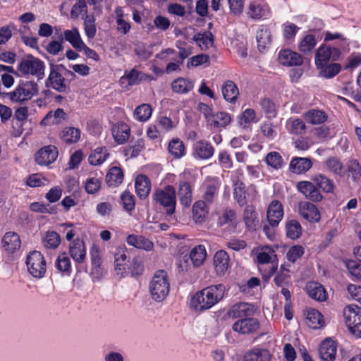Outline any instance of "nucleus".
<instances>
[{
	"instance_id": "nucleus-63",
	"label": "nucleus",
	"mask_w": 361,
	"mask_h": 361,
	"mask_svg": "<svg viewBox=\"0 0 361 361\" xmlns=\"http://www.w3.org/2000/svg\"><path fill=\"white\" fill-rule=\"evenodd\" d=\"M259 119L256 118V111L251 108L246 109L240 114L239 123L243 127H247L251 123H257Z\"/></svg>"
},
{
	"instance_id": "nucleus-30",
	"label": "nucleus",
	"mask_w": 361,
	"mask_h": 361,
	"mask_svg": "<svg viewBox=\"0 0 361 361\" xmlns=\"http://www.w3.org/2000/svg\"><path fill=\"white\" fill-rule=\"evenodd\" d=\"M304 314L306 324L310 328L317 329L323 326L324 324L323 315L317 310L307 308L305 310Z\"/></svg>"
},
{
	"instance_id": "nucleus-22",
	"label": "nucleus",
	"mask_w": 361,
	"mask_h": 361,
	"mask_svg": "<svg viewBox=\"0 0 361 361\" xmlns=\"http://www.w3.org/2000/svg\"><path fill=\"white\" fill-rule=\"evenodd\" d=\"M229 255L224 250L217 251L214 256V269L218 276H224L229 267Z\"/></svg>"
},
{
	"instance_id": "nucleus-42",
	"label": "nucleus",
	"mask_w": 361,
	"mask_h": 361,
	"mask_svg": "<svg viewBox=\"0 0 361 361\" xmlns=\"http://www.w3.org/2000/svg\"><path fill=\"white\" fill-rule=\"evenodd\" d=\"M306 121L312 125L324 123L328 118L327 114L322 110L310 109L304 116Z\"/></svg>"
},
{
	"instance_id": "nucleus-58",
	"label": "nucleus",
	"mask_w": 361,
	"mask_h": 361,
	"mask_svg": "<svg viewBox=\"0 0 361 361\" xmlns=\"http://www.w3.org/2000/svg\"><path fill=\"white\" fill-rule=\"evenodd\" d=\"M334 39H339V42L338 43L337 47H338L340 49H345V47H348L350 46V42L349 39H347L342 33H332L330 31L325 32L324 43Z\"/></svg>"
},
{
	"instance_id": "nucleus-57",
	"label": "nucleus",
	"mask_w": 361,
	"mask_h": 361,
	"mask_svg": "<svg viewBox=\"0 0 361 361\" xmlns=\"http://www.w3.org/2000/svg\"><path fill=\"white\" fill-rule=\"evenodd\" d=\"M61 243L59 234L55 231H47L42 238V243L46 248L55 249Z\"/></svg>"
},
{
	"instance_id": "nucleus-53",
	"label": "nucleus",
	"mask_w": 361,
	"mask_h": 361,
	"mask_svg": "<svg viewBox=\"0 0 361 361\" xmlns=\"http://www.w3.org/2000/svg\"><path fill=\"white\" fill-rule=\"evenodd\" d=\"M152 108L148 104H142L136 107L134 111V118L139 121H147L152 116Z\"/></svg>"
},
{
	"instance_id": "nucleus-31",
	"label": "nucleus",
	"mask_w": 361,
	"mask_h": 361,
	"mask_svg": "<svg viewBox=\"0 0 361 361\" xmlns=\"http://www.w3.org/2000/svg\"><path fill=\"white\" fill-rule=\"evenodd\" d=\"M21 241L18 233L15 232H7L2 238V245L4 250L13 253L20 247Z\"/></svg>"
},
{
	"instance_id": "nucleus-64",
	"label": "nucleus",
	"mask_w": 361,
	"mask_h": 361,
	"mask_svg": "<svg viewBox=\"0 0 361 361\" xmlns=\"http://www.w3.org/2000/svg\"><path fill=\"white\" fill-rule=\"evenodd\" d=\"M121 203L126 211L131 212L135 207V196L129 191L125 190L121 195Z\"/></svg>"
},
{
	"instance_id": "nucleus-23",
	"label": "nucleus",
	"mask_w": 361,
	"mask_h": 361,
	"mask_svg": "<svg viewBox=\"0 0 361 361\" xmlns=\"http://www.w3.org/2000/svg\"><path fill=\"white\" fill-rule=\"evenodd\" d=\"M112 135L115 142L118 145L126 143L130 135V128L124 122H118L112 128Z\"/></svg>"
},
{
	"instance_id": "nucleus-13",
	"label": "nucleus",
	"mask_w": 361,
	"mask_h": 361,
	"mask_svg": "<svg viewBox=\"0 0 361 361\" xmlns=\"http://www.w3.org/2000/svg\"><path fill=\"white\" fill-rule=\"evenodd\" d=\"M214 152L212 143L206 140H198L192 145V156L196 159H209L214 155Z\"/></svg>"
},
{
	"instance_id": "nucleus-41",
	"label": "nucleus",
	"mask_w": 361,
	"mask_h": 361,
	"mask_svg": "<svg viewBox=\"0 0 361 361\" xmlns=\"http://www.w3.org/2000/svg\"><path fill=\"white\" fill-rule=\"evenodd\" d=\"M81 131L75 127H66L61 133V139L66 144L76 143L80 138Z\"/></svg>"
},
{
	"instance_id": "nucleus-1",
	"label": "nucleus",
	"mask_w": 361,
	"mask_h": 361,
	"mask_svg": "<svg viewBox=\"0 0 361 361\" xmlns=\"http://www.w3.org/2000/svg\"><path fill=\"white\" fill-rule=\"evenodd\" d=\"M341 54V50L338 47H331L326 43L320 44L315 52L314 63L322 77L332 78L341 72L342 67L340 63H329V61H338Z\"/></svg>"
},
{
	"instance_id": "nucleus-48",
	"label": "nucleus",
	"mask_w": 361,
	"mask_h": 361,
	"mask_svg": "<svg viewBox=\"0 0 361 361\" xmlns=\"http://www.w3.org/2000/svg\"><path fill=\"white\" fill-rule=\"evenodd\" d=\"M207 256L204 246L199 245L190 252V259L195 267H200L205 260Z\"/></svg>"
},
{
	"instance_id": "nucleus-17",
	"label": "nucleus",
	"mask_w": 361,
	"mask_h": 361,
	"mask_svg": "<svg viewBox=\"0 0 361 361\" xmlns=\"http://www.w3.org/2000/svg\"><path fill=\"white\" fill-rule=\"evenodd\" d=\"M154 80H156L154 77L133 68L128 73L126 72L125 75L121 78L120 82L121 84L127 82L128 85L133 86L138 85L142 81Z\"/></svg>"
},
{
	"instance_id": "nucleus-33",
	"label": "nucleus",
	"mask_w": 361,
	"mask_h": 361,
	"mask_svg": "<svg viewBox=\"0 0 361 361\" xmlns=\"http://www.w3.org/2000/svg\"><path fill=\"white\" fill-rule=\"evenodd\" d=\"M311 180L316 185L319 190H322L325 193H333L334 190V184L332 180L326 176L317 173L311 177Z\"/></svg>"
},
{
	"instance_id": "nucleus-25",
	"label": "nucleus",
	"mask_w": 361,
	"mask_h": 361,
	"mask_svg": "<svg viewBox=\"0 0 361 361\" xmlns=\"http://www.w3.org/2000/svg\"><path fill=\"white\" fill-rule=\"evenodd\" d=\"M336 344L331 339H326L319 346V354L322 361H334L336 355Z\"/></svg>"
},
{
	"instance_id": "nucleus-12",
	"label": "nucleus",
	"mask_w": 361,
	"mask_h": 361,
	"mask_svg": "<svg viewBox=\"0 0 361 361\" xmlns=\"http://www.w3.org/2000/svg\"><path fill=\"white\" fill-rule=\"evenodd\" d=\"M260 327L258 319L248 317L243 319H238L232 326L234 331L243 335L254 334Z\"/></svg>"
},
{
	"instance_id": "nucleus-4",
	"label": "nucleus",
	"mask_w": 361,
	"mask_h": 361,
	"mask_svg": "<svg viewBox=\"0 0 361 361\" xmlns=\"http://www.w3.org/2000/svg\"><path fill=\"white\" fill-rule=\"evenodd\" d=\"M149 290L151 298L157 302H162L170 291V283L167 273L164 270H158L152 277Z\"/></svg>"
},
{
	"instance_id": "nucleus-2",
	"label": "nucleus",
	"mask_w": 361,
	"mask_h": 361,
	"mask_svg": "<svg viewBox=\"0 0 361 361\" xmlns=\"http://www.w3.org/2000/svg\"><path fill=\"white\" fill-rule=\"evenodd\" d=\"M224 293L225 286L222 284L209 286L192 297L190 306L200 312L208 310L224 298Z\"/></svg>"
},
{
	"instance_id": "nucleus-49",
	"label": "nucleus",
	"mask_w": 361,
	"mask_h": 361,
	"mask_svg": "<svg viewBox=\"0 0 361 361\" xmlns=\"http://www.w3.org/2000/svg\"><path fill=\"white\" fill-rule=\"evenodd\" d=\"M259 106L265 114L267 118H275L277 115L276 104L274 101L269 97H264L260 99Z\"/></svg>"
},
{
	"instance_id": "nucleus-8",
	"label": "nucleus",
	"mask_w": 361,
	"mask_h": 361,
	"mask_svg": "<svg viewBox=\"0 0 361 361\" xmlns=\"http://www.w3.org/2000/svg\"><path fill=\"white\" fill-rule=\"evenodd\" d=\"M345 323L352 335L361 338V307L349 305L343 310Z\"/></svg>"
},
{
	"instance_id": "nucleus-62",
	"label": "nucleus",
	"mask_w": 361,
	"mask_h": 361,
	"mask_svg": "<svg viewBox=\"0 0 361 361\" xmlns=\"http://www.w3.org/2000/svg\"><path fill=\"white\" fill-rule=\"evenodd\" d=\"M265 162L274 169H279L284 165L283 159L277 152H271L265 157Z\"/></svg>"
},
{
	"instance_id": "nucleus-37",
	"label": "nucleus",
	"mask_w": 361,
	"mask_h": 361,
	"mask_svg": "<svg viewBox=\"0 0 361 361\" xmlns=\"http://www.w3.org/2000/svg\"><path fill=\"white\" fill-rule=\"evenodd\" d=\"M247 14L255 20L267 18L270 14V10L267 4H256L252 2L249 5Z\"/></svg>"
},
{
	"instance_id": "nucleus-28",
	"label": "nucleus",
	"mask_w": 361,
	"mask_h": 361,
	"mask_svg": "<svg viewBox=\"0 0 361 361\" xmlns=\"http://www.w3.org/2000/svg\"><path fill=\"white\" fill-rule=\"evenodd\" d=\"M306 291L308 295L319 302L326 300L328 295L324 287L317 282H309L306 286Z\"/></svg>"
},
{
	"instance_id": "nucleus-32",
	"label": "nucleus",
	"mask_w": 361,
	"mask_h": 361,
	"mask_svg": "<svg viewBox=\"0 0 361 361\" xmlns=\"http://www.w3.org/2000/svg\"><path fill=\"white\" fill-rule=\"evenodd\" d=\"M221 92L224 99L235 103L239 96V90L235 83L230 80L225 81L221 86Z\"/></svg>"
},
{
	"instance_id": "nucleus-39",
	"label": "nucleus",
	"mask_w": 361,
	"mask_h": 361,
	"mask_svg": "<svg viewBox=\"0 0 361 361\" xmlns=\"http://www.w3.org/2000/svg\"><path fill=\"white\" fill-rule=\"evenodd\" d=\"M173 92L178 94H187L194 87V82L188 78H178L171 84Z\"/></svg>"
},
{
	"instance_id": "nucleus-27",
	"label": "nucleus",
	"mask_w": 361,
	"mask_h": 361,
	"mask_svg": "<svg viewBox=\"0 0 361 361\" xmlns=\"http://www.w3.org/2000/svg\"><path fill=\"white\" fill-rule=\"evenodd\" d=\"M135 188L137 195L144 200L148 197L151 190V183L149 178L144 174H140L136 177Z\"/></svg>"
},
{
	"instance_id": "nucleus-21",
	"label": "nucleus",
	"mask_w": 361,
	"mask_h": 361,
	"mask_svg": "<svg viewBox=\"0 0 361 361\" xmlns=\"http://www.w3.org/2000/svg\"><path fill=\"white\" fill-rule=\"evenodd\" d=\"M178 196L180 204L188 208L192 200V188L189 181L180 180L178 183Z\"/></svg>"
},
{
	"instance_id": "nucleus-3",
	"label": "nucleus",
	"mask_w": 361,
	"mask_h": 361,
	"mask_svg": "<svg viewBox=\"0 0 361 361\" xmlns=\"http://www.w3.org/2000/svg\"><path fill=\"white\" fill-rule=\"evenodd\" d=\"M16 75L25 77L30 76L37 78V81L42 80L45 75V63L39 58L32 54H27L19 61L16 68Z\"/></svg>"
},
{
	"instance_id": "nucleus-54",
	"label": "nucleus",
	"mask_w": 361,
	"mask_h": 361,
	"mask_svg": "<svg viewBox=\"0 0 361 361\" xmlns=\"http://www.w3.org/2000/svg\"><path fill=\"white\" fill-rule=\"evenodd\" d=\"M246 194L245 184L243 182H236L234 184L233 198L240 207L244 206L247 202Z\"/></svg>"
},
{
	"instance_id": "nucleus-50",
	"label": "nucleus",
	"mask_w": 361,
	"mask_h": 361,
	"mask_svg": "<svg viewBox=\"0 0 361 361\" xmlns=\"http://www.w3.org/2000/svg\"><path fill=\"white\" fill-rule=\"evenodd\" d=\"M288 132L294 135L305 133L306 125L300 118H290L286 124Z\"/></svg>"
},
{
	"instance_id": "nucleus-51",
	"label": "nucleus",
	"mask_w": 361,
	"mask_h": 361,
	"mask_svg": "<svg viewBox=\"0 0 361 361\" xmlns=\"http://www.w3.org/2000/svg\"><path fill=\"white\" fill-rule=\"evenodd\" d=\"M243 220L245 226L259 224V215L253 205H247L244 209Z\"/></svg>"
},
{
	"instance_id": "nucleus-18",
	"label": "nucleus",
	"mask_w": 361,
	"mask_h": 361,
	"mask_svg": "<svg viewBox=\"0 0 361 361\" xmlns=\"http://www.w3.org/2000/svg\"><path fill=\"white\" fill-rule=\"evenodd\" d=\"M283 216V208L282 204L279 200H272L267 212V218L269 226H278Z\"/></svg>"
},
{
	"instance_id": "nucleus-56",
	"label": "nucleus",
	"mask_w": 361,
	"mask_h": 361,
	"mask_svg": "<svg viewBox=\"0 0 361 361\" xmlns=\"http://www.w3.org/2000/svg\"><path fill=\"white\" fill-rule=\"evenodd\" d=\"M55 266L59 271L69 275L71 271V262L67 253L63 252L58 256Z\"/></svg>"
},
{
	"instance_id": "nucleus-9",
	"label": "nucleus",
	"mask_w": 361,
	"mask_h": 361,
	"mask_svg": "<svg viewBox=\"0 0 361 361\" xmlns=\"http://www.w3.org/2000/svg\"><path fill=\"white\" fill-rule=\"evenodd\" d=\"M28 272L36 279L42 278L47 271V264L44 256L39 251L30 252L26 259Z\"/></svg>"
},
{
	"instance_id": "nucleus-10",
	"label": "nucleus",
	"mask_w": 361,
	"mask_h": 361,
	"mask_svg": "<svg viewBox=\"0 0 361 361\" xmlns=\"http://www.w3.org/2000/svg\"><path fill=\"white\" fill-rule=\"evenodd\" d=\"M58 155L57 147L49 145L39 149L35 155V159L40 166H49L56 160Z\"/></svg>"
},
{
	"instance_id": "nucleus-29",
	"label": "nucleus",
	"mask_w": 361,
	"mask_h": 361,
	"mask_svg": "<svg viewBox=\"0 0 361 361\" xmlns=\"http://www.w3.org/2000/svg\"><path fill=\"white\" fill-rule=\"evenodd\" d=\"M312 166L310 158L293 157L289 165V169L294 173L301 174L309 171Z\"/></svg>"
},
{
	"instance_id": "nucleus-24",
	"label": "nucleus",
	"mask_w": 361,
	"mask_h": 361,
	"mask_svg": "<svg viewBox=\"0 0 361 361\" xmlns=\"http://www.w3.org/2000/svg\"><path fill=\"white\" fill-rule=\"evenodd\" d=\"M90 259L92 264V274L94 278L100 279L103 274L102 268V257L100 250L96 245H93L90 248Z\"/></svg>"
},
{
	"instance_id": "nucleus-45",
	"label": "nucleus",
	"mask_w": 361,
	"mask_h": 361,
	"mask_svg": "<svg viewBox=\"0 0 361 361\" xmlns=\"http://www.w3.org/2000/svg\"><path fill=\"white\" fill-rule=\"evenodd\" d=\"M109 154L106 147L96 148L89 156L88 160L91 165L98 166L104 163Z\"/></svg>"
},
{
	"instance_id": "nucleus-55",
	"label": "nucleus",
	"mask_w": 361,
	"mask_h": 361,
	"mask_svg": "<svg viewBox=\"0 0 361 361\" xmlns=\"http://www.w3.org/2000/svg\"><path fill=\"white\" fill-rule=\"evenodd\" d=\"M324 165L334 174L343 176V164L338 158L330 157L324 161Z\"/></svg>"
},
{
	"instance_id": "nucleus-15",
	"label": "nucleus",
	"mask_w": 361,
	"mask_h": 361,
	"mask_svg": "<svg viewBox=\"0 0 361 361\" xmlns=\"http://www.w3.org/2000/svg\"><path fill=\"white\" fill-rule=\"evenodd\" d=\"M279 63L283 66H299L303 63V57L291 49H282L279 53Z\"/></svg>"
},
{
	"instance_id": "nucleus-59",
	"label": "nucleus",
	"mask_w": 361,
	"mask_h": 361,
	"mask_svg": "<svg viewBox=\"0 0 361 361\" xmlns=\"http://www.w3.org/2000/svg\"><path fill=\"white\" fill-rule=\"evenodd\" d=\"M237 214L235 211L230 207L224 209L222 214L219 217V224L221 226L224 224H236Z\"/></svg>"
},
{
	"instance_id": "nucleus-43",
	"label": "nucleus",
	"mask_w": 361,
	"mask_h": 361,
	"mask_svg": "<svg viewBox=\"0 0 361 361\" xmlns=\"http://www.w3.org/2000/svg\"><path fill=\"white\" fill-rule=\"evenodd\" d=\"M127 243L138 249L151 250L153 248V243L142 235H129L127 237Z\"/></svg>"
},
{
	"instance_id": "nucleus-60",
	"label": "nucleus",
	"mask_w": 361,
	"mask_h": 361,
	"mask_svg": "<svg viewBox=\"0 0 361 361\" xmlns=\"http://www.w3.org/2000/svg\"><path fill=\"white\" fill-rule=\"evenodd\" d=\"M282 27L283 39L286 41L293 42L295 39L300 27L290 22L284 23Z\"/></svg>"
},
{
	"instance_id": "nucleus-6",
	"label": "nucleus",
	"mask_w": 361,
	"mask_h": 361,
	"mask_svg": "<svg viewBox=\"0 0 361 361\" xmlns=\"http://www.w3.org/2000/svg\"><path fill=\"white\" fill-rule=\"evenodd\" d=\"M38 92L37 82L26 79L20 80L16 89L6 95L12 102H23L31 99Z\"/></svg>"
},
{
	"instance_id": "nucleus-34",
	"label": "nucleus",
	"mask_w": 361,
	"mask_h": 361,
	"mask_svg": "<svg viewBox=\"0 0 361 361\" xmlns=\"http://www.w3.org/2000/svg\"><path fill=\"white\" fill-rule=\"evenodd\" d=\"M271 355L267 349L253 348L244 355L245 361H270Z\"/></svg>"
},
{
	"instance_id": "nucleus-11",
	"label": "nucleus",
	"mask_w": 361,
	"mask_h": 361,
	"mask_svg": "<svg viewBox=\"0 0 361 361\" xmlns=\"http://www.w3.org/2000/svg\"><path fill=\"white\" fill-rule=\"evenodd\" d=\"M297 190L312 202H321L324 197L319 188L311 180H301L297 183Z\"/></svg>"
},
{
	"instance_id": "nucleus-44",
	"label": "nucleus",
	"mask_w": 361,
	"mask_h": 361,
	"mask_svg": "<svg viewBox=\"0 0 361 361\" xmlns=\"http://www.w3.org/2000/svg\"><path fill=\"white\" fill-rule=\"evenodd\" d=\"M63 40L68 42L75 49L80 51L81 46L84 45L78 30L75 27L72 30H66L63 32Z\"/></svg>"
},
{
	"instance_id": "nucleus-61",
	"label": "nucleus",
	"mask_w": 361,
	"mask_h": 361,
	"mask_svg": "<svg viewBox=\"0 0 361 361\" xmlns=\"http://www.w3.org/2000/svg\"><path fill=\"white\" fill-rule=\"evenodd\" d=\"M257 258L258 263L260 264H269L274 262V259L276 258V255L271 247H265L257 254Z\"/></svg>"
},
{
	"instance_id": "nucleus-5",
	"label": "nucleus",
	"mask_w": 361,
	"mask_h": 361,
	"mask_svg": "<svg viewBox=\"0 0 361 361\" xmlns=\"http://www.w3.org/2000/svg\"><path fill=\"white\" fill-rule=\"evenodd\" d=\"M152 198L156 204L165 209L167 214L172 215L176 212V193L173 185H167L157 188L152 194Z\"/></svg>"
},
{
	"instance_id": "nucleus-40",
	"label": "nucleus",
	"mask_w": 361,
	"mask_h": 361,
	"mask_svg": "<svg viewBox=\"0 0 361 361\" xmlns=\"http://www.w3.org/2000/svg\"><path fill=\"white\" fill-rule=\"evenodd\" d=\"M126 248L123 247H117L114 252V266L117 275L123 276L125 272V265L127 258Z\"/></svg>"
},
{
	"instance_id": "nucleus-46",
	"label": "nucleus",
	"mask_w": 361,
	"mask_h": 361,
	"mask_svg": "<svg viewBox=\"0 0 361 361\" xmlns=\"http://www.w3.org/2000/svg\"><path fill=\"white\" fill-rule=\"evenodd\" d=\"M168 151L173 158L180 159L185 154V147L180 139L173 138L169 143Z\"/></svg>"
},
{
	"instance_id": "nucleus-26",
	"label": "nucleus",
	"mask_w": 361,
	"mask_h": 361,
	"mask_svg": "<svg viewBox=\"0 0 361 361\" xmlns=\"http://www.w3.org/2000/svg\"><path fill=\"white\" fill-rule=\"evenodd\" d=\"M209 207L203 200H197L194 202L192 207V218L196 224L203 223L208 214Z\"/></svg>"
},
{
	"instance_id": "nucleus-19",
	"label": "nucleus",
	"mask_w": 361,
	"mask_h": 361,
	"mask_svg": "<svg viewBox=\"0 0 361 361\" xmlns=\"http://www.w3.org/2000/svg\"><path fill=\"white\" fill-rule=\"evenodd\" d=\"M299 213L305 219L311 223L318 222L321 218L318 208L309 202H300Z\"/></svg>"
},
{
	"instance_id": "nucleus-20",
	"label": "nucleus",
	"mask_w": 361,
	"mask_h": 361,
	"mask_svg": "<svg viewBox=\"0 0 361 361\" xmlns=\"http://www.w3.org/2000/svg\"><path fill=\"white\" fill-rule=\"evenodd\" d=\"M69 254L76 263H83L86 258V248L84 242L79 238L73 240L69 245Z\"/></svg>"
},
{
	"instance_id": "nucleus-16",
	"label": "nucleus",
	"mask_w": 361,
	"mask_h": 361,
	"mask_svg": "<svg viewBox=\"0 0 361 361\" xmlns=\"http://www.w3.org/2000/svg\"><path fill=\"white\" fill-rule=\"evenodd\" d=\"M254 306L246 302L237 303L228 311V316L232 319H243L252 317L254 314Z\"/></svg>"
},
{
	"instance_id": "nucleus-47",
	"label": "nucleus",
	"mask_w": 361,
	"mask_h": 361,
	"mask_svg": "<svg viewBox=\"0 0 361 361\" xmlns=\"http://www.w3.org/2000/svg\"><path fill=\"white\" fill-rule=\"evenodd\" d=\"M231 118L228 113L219 111L212 116L209 125L214 128H226L230 124Z\"/></svg>"
},
{
	"instance_id": "nucleus-35",
	"label": "nucleus",
	"mask_w": 361,
	"mask_h": 361,
	"mask_svg": "<svg viewBox=\"0 0 361 361\" xmlns=\"http://www.w3.org/2000/svg\"><path fill=\"white\" fill-rule=\"evenodd\" d=\"M317 44V39L313 34H307L299 42L298 49L305 55L310 54Z\"/></svg>"
},
{
	"instance_id": "nucleus-52",
	"label": "nucleus",
	"mask_w": 361,
	"mask_h": 361,
	"mask_svg": "<svg viewBox=\"0 0 361 361\" xmlns=\"http://www.w3.org/2000/svg\"><path fill=\"white\" fill-rule=\"evenodd\" d=\"M347 175L353 180L357 181L361 178V165L355 159H350L347 163Z\"/></svg>"
},
{
	"instance_id": "nucleus-38",
	"label": "nucleus",
	"mask_w": 361,
	"mask_h": 361,
	"mask_svg": "<svg viewBox=\"0 0 361 361\" xmlns=\"http://www.w3.org/2000/svg\"><path fill=\"white\" fill-rule=\"evenodd\" d=\"M123 170L118 166L109 169L106 175V182L109 187H118L123 180Z\"/></svg>"
},
{
	"instance_id": "nucleus-36",
	"label": "nucleus",
	"mask_w": 361,
	"mask_h": 361,
	"mask_svg": "<svg viewBox=\"0 0 361 361\" xmlns=\"http://www.w3.org/2000/svg\"><path fill=\"white\" fill-rule=\"evenodd\" d=\"M256 38L259 51L260 52L264 51L271 42V35L269 28L267 26H262L257 31Z\"/></svg>"
},
{
	"instance_id": "nucleus-7",
	"label": "nucleus",
	"mask_w": 361,
	"mask_h": 361,
	"mask_svg": "<svg viewBox=\"0 0 361 361\" xmlns=\"http://www.w3.org/2000/svg\"><path fill=\"white\" fill-rule=\"evenodd\" d=\"M50 71L48 78L45 80V86L52 88L59 92H65L67 89L66 79L62 75V71H66L71 76H75L73 71L66 69L63 64H49Z\"/></svg>"
},
{
	"instance_id": "nucleus-14",
	"label": "nucleus",
	"mask_w": 361,
	"mask_h": 361,
	"mask_svg": "<svg viewBox=\"0 0 361 361\" xmlns=\"http://www.w3.org/2000/svg\"><path fill=\"white\" fill-rule=\"evenodd\" d=\"M220 185L218 178H207L202 185L204 188L202 200L208 204H212L219 193Z\"/></svg>"
}]
</instances>
